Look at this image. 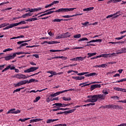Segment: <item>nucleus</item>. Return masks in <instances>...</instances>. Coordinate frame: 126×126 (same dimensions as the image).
Wrapping results in <instances>:
<instances>
[{"mask_svg": "<svg viewBox=\"0 0 126 126\" xmlns=\"http://www.w3.org/2000/svg\"><path fill=\"white\" fill-rule=\"evenodd\" d=\"M74 9H76V8H60L58 10H56L55 12H68L69 11H73Z\"/></svg>", "mask_w": 126, "mask_h": 126, "instance_id": "f257e3e1", "label": "nucleus"}, {"mask_svg": "<svg viewBox=\"0 0 126 126\" xmlns=\"http://www.w3.org/2000/svg\"><path fill=\"white\" fill-rule=\"evenodd\" d=\"M94 98L95 99L96 102L98 101V100H100V101L102 100H105V94H96L94 95Z\"/></svg>", "mask_w": 126, "mask_h": 126, "instance_id": "f03ea898", "label": "nucleus"}, {"mask_svg": "<svg viewBox=\"0 0 126 126\" xmlns=\"http://www.w3.org/2000/svg\"><path fill=\"white\" fill-rule=\"evenodd\" d=\"M87 98L89 99L86 101V103H95L96 102V99H95V96L94 95H89Z\"/></svg>", "mask_w": 126, "mask_h": 126, "instance_id": "7ed1b4c3", "label": "nucleus"}, {"mask_svg": "<svg viewBox=\"0 0 126 126\" xmlns=\"http://www.w3.org/2000/svg\"><path fill=\"white\" fill-rule=\"evenodd\" d=\"M39 67H31L26 70H24V72L25 73H29V72H33V71H35V70H37Z\"/></svg>", "mask_w": 126, "mask_h": 126, "instance_id": "20e7f679", "label": "nucleus"}, {"mask_svg": "<svg viewBox=\"0 0 126 126\" xmlns=\"http://www.w3.org/2000/svg\"><path fill=\"white\" fill-rule=\"evenodd\" d=\"M14 58H15V55L14 54V53L4 57L5 61H9L10 60H12V59H14Z\"/></svg>", "mask_w": 126, "mask_h": 126, "instance_id": "39448f33", "label": "nucleus"}, {"mask_svg": "<svg viewBox=\"0 0 126 126\" xmlns=\"http://www.w3.org/2000/svg\"><path fill=\"white\" fill-rule=\"evenodd\" d=\"M108 56H109V57L113 56V57H114V56H116V53H112L111 54H101L99 56H98V58H108Z\"/></svg>", "mask_w": 126, "mask_h": 126, "instance_id": "423d86ee", "label": "nucleus"}, {"mask_svg": "<svg viewBox=\"0 0 126 126\" xmlns=\"http://www.w3.org/2000/svg\"><path fill=\"white\" fill-rule=\"evenodd\" d=\"M11 69L12 70L13 69H15V66H12L11 67V65L9 64L6 68H5L3 70H2L1 72H4V71H6V70H8V69Z\"/></svg>", "mask_w": 126, "mask_h": 126, "instance_id": "0eeeda50", "label": "nucleus"}, {"mask_svg": "<svg viewBox=\"0 0 126 126\" xmlns=\"http://www.w3.org/2000/svg\"><path fill=\"white\" fill-rule=\"evenodd\" d=\"M74 112V110H70L69 111H66L64 112H60V113H57V115H62L63 114H65V115H67V114H71V113H73Z\"/></svg>", "mask_w": 126, "mask_h": 126, "instance_id": "6e6552de", "label": "nucleus"}, {"mask_svg": "<svg viewBox=\"0 0 126 126\" xmlns=\"http://www.w3.org/2000/svg\"><path fill=\"white\" fill-rule=\"evenodd\" d=\"M96 88H101V84H95L91 86L90 90L91 91H93L94 89H96Z\"/></svg>", "mask_w": 126, "mask_h": 126, "instance_id": "1a4fd4ad", "label": "nucleus"}, {"mask_svg": "<svg viewBox=\"0 0 126 126\" xmlns=\"http://www.w3.org/2000/svg\"><path fill=\"white\" fill-rule=\"evenodd\" d=\"M16 78H18L19 79H26L27 78V77H26V75L21 74H17L16 75Z\"/></svg>", "mask_w": 126, "mask_h": 126, "instance_id": "9d476101", "label": "nucleus"}, {"mask_svg": "<svg viewBox=\"0 0 126 126\" xmlns=\"http://www.w3.org/2000/svg\"><path fill=\"white\" fill-rule=\"evenodd\" d=\"M47 43L49 45H53V44H60L61 43L60 41H44L43 42L42 44L44 45Z\"/></svg>", "mask_w": 126, "mask_h": 126, "instance_id": "9b49d317", "label": "nucleus"}, {"mask_svg": "<svg viewBox=\"0 0 126 126\" xmlns=\"http://www.w3.org/2000/svg\"><path fill=\"white\" fill-rule=\"evenodd\" d=\"M55 59H62V60H67V57H64L63 56H56L55 57H52L51 58L48 59L49 61H51V60H54Z\"/></svg>", "mask_w": 126, "mask_h": 126, "instance_id": "f8f14e48", "label": "nucleus"}, {"mask_svg": "<svg viewBox=\"0 0 126 126\" xmlns=\"http://www.w3.org/2000/svg\"><path fill=\"white\" fill-rule=\"evenodd\" d=\"M119 13H120V12H117L114 13V14L108 15L106 17V18H111V17H113V18H117V17H118V16H119V15H117V14H119Z\"/></svg>", "mask_w": 126, "mask_h": 126, "instance_id": "ddd939ff", "label": "nucleus"}, {"mask_svg": "<svg viewBox=\"0 0 126 126\" xmlns=\"http://www.w3.org/2000/svg\"><path fill=\"white\" fill-rule=\"evenodd\" d=\"M26 84V80L21 81L15 85V87H18V86H21V85H24Z\"/></svg>", "mask_w": 126, "mask_h": 126, "instance_id": "4468645a", "label": "nucleus"}, {"mask_svg": "<svg viewBox=\"0 0 126 126\" xmlns=\"http://www.w3.org/2000/svg\"><path fill=\"white\" fill-rule=\"evenodd\" d=\"M8 26L6 27L3 29V30H7V29H10V28H13L14 27V24H11L8 25Z\"/></svg>", "mask_w": 126, "mask_h": 126, "instance_id": "2eb2a0df", "label": "nucleus"}, {"mask_svg": "<svg viewBox=\"0 0 126 126\" xmlns=\"http://www.w3.org/2000/svg\"><path fill=\"white\" fill-rule=\"evenodd\" d=\"M25 21H22L19 23H14V26L15 27H16V26H18V25H20L21 24H26V23L25 22Z\"/></svg>", "mask_w": 126, "mask_h": 126, "instance_id": "dca6fc26", "label": "nucleus"}, {"mask_svg": "<svg viewBox=\"0 0 126 126\" xmlns=\"http://www.w3.org/2000/svg\"><path fill=\"white\" fill-rule=\"evenodd\" d=\"M59 121V119H48L46 121L47 124H51V123H54V122H57Z\"/></svg>", "mask_w": 126, "mask_h": 126, "instance_id": "f3484780", "label": "nucleus"}, {"mask_svg": "<svg viewBox=\"0 0 126 126\" xmlns=\"http://www.w3.org/2000/svg\"><path fill=\"white\" fill-rule=\"evenodd\" d=\"M27 16H32V14H31V13H30V12H29V13H27L22 15L21 17H22V18H26V17H27Z\"/></svg>", "mask_w": 126, "mask_h": 126, "instance_id": "a211bd4d", "label": "nucleus"}, {"mask_svg": "<svg viewBox=\"0 0 126 126\" xmlns=\"http://www.w3.org/2000/svg\"><path fill=\"white\" fill-rule=\"evenodd\" d=\"M88 82H89L81 83L79 84V86H81V85H83L81 86V87L82 88V87H85V86H88L89 85H91V84H86V83H88Z\"/></svg>", "mask_w": 126, "mask_h": 126, "instance_id": "6ab92c4d", "label": "nucleus"}, {"mask_svg": "<svg viewBox=\"0 0 126 126\" xmlns=\"http://www.w3.org/2000/svg\"><path fill=\"white\" fill-rule=\"evenodd\" d=\"M95 75H97V73L93 72L90 74H86L85 76H86V77H89V76H95Z\"/></svg>", "mask_w": 126, "mask_h": 126, "instance_id": "aec40b11", "label": "nucleus"}, {"mask_svg": "<svg viewBox=\"0 0 126 126\" xmlns=\"http://www.w3.org/2000/svg\"><path fill=\"white\" fill-rule=\"evenodd\" d=\"M88 59H89V58H91V57H93V56H96L97 55V53H88Z\"/></svg>", "mask_w": 126, "mask_h": 126, "instance_id": "412c9836", "label": "nucleus"}, {"mask_svg": "<svg viewBox=\"0 0 126 126\" xmlns=\"http://www.w3.org/2000/svg\"><path fill=\"white\" fill-rule=\"evenodd\" d=\"M53 106H56L57 108H61V107H63V103H56L54 104H53Z\"/></svg>", "mask_w": 126, "mask_h": 126, "instance_id": "4be33fe9", "label": "nucleus"}, {"mask_svg": "<svg viewBox=\"0 0 126 126\" xmlns=\"http://www.w3.org/2000/svg\"><path fill=\"white\" fill-rule=\"evenodd\" d=\"M14 111H15V108L10 109L8 111H7L6 114L8 115V114H14Z\"/></svg>", "mask_w": 126, "mask_h": 126, "instance_id": "5701e85b", "label": "nucleus"}, {"mask_svg": "<svg viewBox=\"0 0 126 126\" xmlns=\"http://www.w3.org/2000/svg\"><path fill=\"white\" fill-rule=\"evenodd\" d=\"M26 84H29V83H32V82H35V79H31L29 81L26 80Z\"/></svg>", "mask_w": 126, "mask_h": 126, "instance_id": "b1692460", "label": "nucleus"}, {"mask_svg": "<svg viewBox=\"0 0 126 126\" xmlns=\"http://www.w3.org/2000/svg\"><path fill=\"white\" fill-rule=\"evenodd\" d=\"M63 38H64L63 33L60 34L59 36L56 37V39H62Z\"/></svg>", "mask_w": 126, "mask_h": 126, "instance_id": "393cba45", "label": "nucleus"}, {"mask_svg": "<svg viewBox=\"0 0 126 126\" xmlns=\"http://www.w3.org/2000/svg\"><path fill=\"white\" fill-rule=\"evenodd\" d=\"M8 25H9V23L1 24L0 25V28H2L3 27H5L6 26H8Z\"/></svg>", "mask_w": 126, "mask_h": 126, "instance_id": "a878e982", "label": "nucleus"}, {"mask_svg": "<svg viewBox=\"0 0 126 126\" xmlns=\"http://www.w3.org/2000/svg\"><path fill=\"white\" fill-rule=\"evenodd\" d=\"M64 35V38H68L70 36V33L68 32L63 33Z\"/></svg>", "mask_w": 126, "mask_h": 126, "instance_id": "bb28decb", "label": "nucleus"}, {"mask_svg": "<svg viewBox=\"0 0 126 126\" xmlns=\"http://www.w3.org/2000/svg\"><path fill=\"white\" fill-rule=\"evenodd\" d=\"M25 54V52H19L14 53L15 55V57H16V55H24Z\"/></svg>", "mask_w": 126, "mask_h": 126, "instance_id": "cd10ccee", "label": "nucleus"}, {"mask_svg": "<svg viewBox=\"0 0 126 126\" xmlns=\"http://www.w3.org/2000/svg\"><path fill=\"white\" fill-rule=\"evenodd\" d=\"M63 100L64 101H70L71 100V98H70V97H65L64 96H63L62 98Z\"/></svg>", "mask_w": 126, "mask_h": 126, "instance_id": "c85d7f7f", "label": "nucleus"}, {"mask_svg": "<svg viewBox=\"0 0 126 126\" xmlns=\"http://www.w3.org/2000/svg\"><path fill=\"white\" fill-rule=\"evenodd\" d=\"M27 45H28L27 43H21V45H20L19 47H18V49H21V48L24 47V46H27Z\"/></svg>", "mask_w": 126, "mask_h": 126, "instance_id": "c756f323", "label": "nucleus"}, {"mask_svg": "<svg viewBox=\"0 0 126 126\" xmlns=\"http://www.w3.org/2000/svg\"><path fill=\"white\" fill-rule=\"evenodd\" d=\"M22 89H24V88H20L19 89H17L14 90L13 93H15V92H19V91H20V90H22Z\"/></svg>", "mask_w": 126, "mask_h": 126, "instance_id": "7c9ffc66", "label": "nucleus"}, {"mask_svg": "<svg viewBox=\"0 0 126 126\" xmlns=\"http://www.w3.org/2000/svg\"><path fill=\"white\" fill-rule=\"evenodd\" d=\"M63 20H62V19H55L54 20H53L52 21L53 22H61V21H62Z\"/></svg>", "mask_w": 126, "mask_h": 126, "instance_id": "2f4dec72", "label": "nucleus"}, {"mask_svg": "<svg viewBox=\"0 0 126 126\" xmlns=\"http://www.w3.org/2000/svg\"><path fill=\"white\" fill-rule=\"evenodd\" d=\"M41 99V96H37L35 98V99L33 100V103H36V102H38V101H39V100H40Z\"/></svg>", "mask_w": 126, "mask_h": 126, "instance_id": "473e14b6", "label": "nucleus"}, {"mask_svg": "<svg viewBox=\"0 0 126 126\" xmlns=\"http://www.w3.org/2000/svg\"><path fill=\"white\" fill-rule=\"evenodd\" d=\"M124 81H126V78L122 79L121 80H118L117 82H115V83H120V82H124Z\"/></svg>", "mask_w": 126, "mask_h": 126, "instance_id": "72a5a7b5", "label": "nucleus"}, {"mask_svg": "<svg viewBox=\"0 0 126 126\" xmlns=\"http://www.w3.org/2000/svg\"><path fill=\"white\" fill-rule=\"evenodd\" d=\"M120 54H123V49L122 48L121 49L118 50L117 51H116L117 55H119Z\"/></svg>", "mask_w": 126, "mask_h": 126, "instance_id": "f704fd0d", "label": "nucleus"}, {"mask_svg": "<svg viewBox=\"0 0 126 126\" xmlns=\"http://www.w3.org/2000/svg\"><path fill=\"white\" fill-rule=\"evenodd\" d=\"M28 120H30V118H25V119H20L19 120V122H25V121H28Z\"/></svg>", "mask_w": 126, "mask_h": 126, "instance_id": "c9c22d12", "label": "nucleus"}, {"mask_svg": "<svg viewBox=\"0 0 126 126\" xmlns=\"http://www.w3.org/2000/svg\"><path fill=\"white\" fill-rule=\"evenodd\" d=\"M26 42H29V40L18 41L17 42V44L18 45H20L21 44H23V43H26Z\"/></svg>", "mask_w": 126, "mask_h": 126, "instance_id": "e433bc0d", "label": "nucleus"}, {"mask_svg": "<svg viewBox=\"0 0 126 126\" xmlns=\"http://www.w3.org/2000/svg\"><path fill=\"white\" fill-rule=\"evenodd\" d=\"M51 96H49L47 99V100H46V102H47L48 103H49V102H52V101H53V99L51 98Z\"/></svg>", "mask_w": 126, "mask_h": 126, "instance_id": "4c0bfd02", "label": "nucleus"}, {"mask_svg": "<svg viewBox=\"0 0 126 126\" xmlns=\"http://www.w3.org/2000/svg\"><path fill=\"white\" fill-rule=\"evenodd\" d=\"M118 107H119V105L111 104V109H118Z\"/></svg>", "mask_w": 126, "mask_h": 126, "instance_id": "58836bf2", "label": "nucleus"}, {"mask_svg": "<svg viewBox=\"0 0 126 126\" xmlns=\"http://www.w3.org/2000/svg\"><path fill=\"white\" fill-rule=\"evenodd\" d=\"M63 50H50V52H52V53H56V52H62Z\"/></svg>", "mask_w": 126, "mask_h": 126, "instance_id": "ea45409f", "label": "nucleus"}, {"mask_svg": "<svg viewBox=\"0 0 126 126\" xmlns=\"http://www.w3.org/2000/svg\"><path fill=\"white\" fill-rule=\"evenodd\" d=\"M80 41H88V38H87V37H83L79 40V42Z\"/></svg>", "mask_w": 126, "mask_h": 126, "instance_id": "a19ab883", "label": "nucleus"}, {"mask_svg": "<svg viewBox=\"0 0 126 126\" xmlns=\"http://www.w3.org/2000/svg\"><path fill=\"white\" fill-rule=\"evenodd\" d=\"M73 37L76 38H80L81 37V34H76V35H74L73 36Z\"/></svg>", "mask_w": 126, "mask_h": 126, "instance_id": "79ce46f5", "label": "nucleus"}, {"mask_svg": "<svg viewBox=\"0 0 126 126\" xmlns=\"http://www.w3.org/2000/svg\"><path fill=\"white\" fill-rule=\"evenodd\" d=\"M102 93H103V94H104L105 96H106V95H107V94H109V93H108V91L107 90H103L102 91Z\"/></svg>", "mask_w": 126, "mask_h": 126, "instance_id": "37998d69", "label": "nucleus"}, {"mask_svg": "<svg viewBox=\"0 0 126 126\" xmlns=\"http://www.w3.org/2000/svg\"><path fill=\"white\" fill-rule=\"evenodd\" d=\"M82 14H83V13H80V14H76L73 15H71V17H74V16H78L79 15H82Z\"/></svg>", "mask_w": 126, "mask_h": 126, "instance_id": "c03bdc74", "label": "nucleus"}, {"mask_svg": "<svg viewBox=\"0 0 126 126\" xmlns=\"http://www.w3.org/2000/svg\"><path fill=\"white\" fill-rule=\"evenodd\" d=\"M114 90H116V91H121L122 92V88H114Z\"/></svg>", "mask_w": 126, "mask_h": 126, "instance_id": "a18cd8bd", "label": "nucleus"}, {"mask_svg": "<svg viewBox=\"0 0 126 126\" xmlns=\"http://www.w3.org/2000/svg\"><path fill=\"white\" fill-rule=\"evenodd\" d=\"M77 61H81V62L83 61V57H77Z\"/></svg>", "mask_w": 126, "mask_h": 126, "instance_id": "49530a36", "label": "nucleus"}, {"mask_svg": "<svg viewBox=\"0 0 126 126\" xmlns=\"http://www.w3.org/2000/svg\"><path fill=\"white\" fill-rule=\"evenodd\" d=\"M87 72H82V73H79L77 74V75H79L80 76H81V75H84L85 74H86Z\"/></svg>", "mask_w": 126, "mask_h": 126, "instance_id": "de8ad7c7", "label": "nucleus"}, {"mask_svg": "<svg viewBox=\"0 0 126 126\" xmlns=\"http://www.w3.org/2000/svg\"><path fill=\"white\" fill-rule=\"evenodd\" d=\"M106 109H112V104H108L106 105Z\"/></svg>", "mask_w": 126, "mask_h": 126, "instance_id": "09e8293b", "label": "nucleus"}, {"mask_svg": "<svg viewBox=\"0 0 126 126\" xmlns=\"http://www.w3.org/2000/svg\"><path fill=\"white\" fill-rule=\"evenodd\" d=\"M62 17H63V18H70L71 15H64Z\"/></svg>", "mask_w": 126, "mask_h": 126, "instance_id": "8fccbe9b", "label": "nucleus"}, {"mask_svg": "<svg viewBox=\"0 0 126 126\" xmlns=\"http://www.w3.org/2000/svg\"><path fill=\"white\" fill-rule=\"evenodd\" d=\"M35 11H36V9L35 8L30 9V13H31V12H35Z\"/></svg>", "mask_w": 126, "mask_h": 126, "instance_id": "3c124183", "label": "nucleus"}, {"mask_svg": "<svg viewBox=\"0 0 126 126\" xmlns=\"http://www.w3.org/2000/svg\"><path fill=\"white\" fill-rule=\"evenodd\" d=\"M54 12H56V11H50L46 13L47 15H49V14H52V13H54Z\"/></svg>", "mask_w": 126, "mask_h": 126, "instance_id": "603ef678", "label": "nucleus"}, {"mask_svg": "<svg viewBox=\"0 0 126 126\" xmlns=\"http://www.w3.org/2000/svg\"><path fill=\"white\" fill-rule=\"evenodd\" d=\"M5 66V64L0 65V70H2V69L4 68Z\"/></svg>", "mask_w": 126, "mask_h": 126, "instance_id": "864d4df0", "label": "nucleus"}, {"mask_svg": "<svg viewBox=\"0 0 126 126\" xmlns=\"http://www.w3.org/2000/svg\"><path fill=\"white\" fill-rule=\"evenodd\" d=\"M113 1L114 2H119V1H121V0H109V2Z\"/></svg>", "mask_w": 126, "mask_h": 126, "instance_id": "5fc2aeb1", "label": "nucleus"}, {"mask_svg": "<svg viewBox=\"0 0 126 126\" xmlns=\"http://www.w3.org/2000/svg\"><path fill=\"white\" fill-rule=\"evenodd\" d=\"M85 77L84 76H78V80H82V79H84Z\"/></svg>", "mask_w": 126, "mask_h": 126, "instance_id": "6e6d98bb", "label": "nucleus"}, {"mask_svg": "<svg viewBox=\"0 0 126 126\" xmlns=\"http://www.w3.org/2000/svg\"><path fill=\"white\" fill-rule=\"evenodd\" d=\"M122 52L123 54H126V47L122 48Z\"/></svg>", "mask_w": 126, "mask_h": 126, "instance_id": "4d7b16f0", "label": "nucleus"}, {"mask_svg": "<svg viewBox=\"0 0 126 126\" xmlns=\"http://www.w3.org/2000/svg\"><path fill=\"white\" fill-rule=\"evenodd\" d=\"M89 43H87V44L86 45V47H91V46H94V44Z\"/></svg>", "mask_w": 126, "mask_h": 126, "instance_id": "13d9d810", "label": "nucleus"}, {"mask_svg": "<svg viewBox=\"0 0 126 126\" xmlns=\"http://www.w3.org/2000/svg\"><path fill=\"white\" fill-rule=\"evenodd\" d=\"M71 50H76V49H83V47H76L75 48H71Z\"/></svg>", "mask_w": 126, "mask_h": 126, "instance_id": "bf43d9fd", "label": "nucleus"}, {"mask_svg": "<svg viewBox=\"0 0 126 126\" xmlns=\"http://www.w3.org/2000/svg\"><path fill=\"white\" fill-rule=\"evenodd\" d=\"M34 121L35 123H37V122H40V121H43V119H34Z\"/></svg>", "mask_w": 126, "mask_h": 126, "instance_id": "052dcab7", "label": "nucleus"}, {"mask_svg": "<svg viewBox=\"0 0 126 126\" xmlns=\"http://www.w3.org/2000/svg\"><path fill=\"white\" fill-rule=\"evenodd\" d=\"M87 24H89V22H85L84 23L82 24V25H84V26H87Z\"/></svg>", "mask_w": 126, "mask_h": 126, "instance_id": "680f3d73", "label": "nucleus"}, {"mask_svg": "<svg viewBox=\"0 0 126 126\" xmlns=\"http://www.w3.org/2000/svg\"><path fill=\"white\" fill-rule=\"evenodd\" d=\"M21 112V111L20 110H17V111L14 112V114H20Z\"/></svg>", "mask_w": 126, "mask_h": 126, "instance_id": "e2e57ef3", "label": "nucleus"}, {"mask_svg": "<svg viewBox=\"0 0 126 126\" xmlns=\"http://www.w3.org/2000/svg\"><path fill=\"white\" fill-rule=\"evenodd\" d=\"M33 57H35V58H36V59H39V55L38 54H33Z\"/></svg>", "mask_w": 126, "mask_h": 126, "instance_id": "0e129e2a", "label": "nucleus"}, {"mask_svg": "<svg viewBox=\"0 0 126 126\" xmlns=\"http://www.w3.org/2000/svg\"><path fill=\"white\" fill-rule=\"evenodd\" d=\"M106 66H107V64H106V63L102 64L101 65V67H102L103 68H104V67H106Z\"/></svg>", "mask_w": 126, "mask_h": 126, "instance_id": "69168bd1", "label": "nucleus"}, {"mask_svg": "<svg viewBox=\"0 0 126 126\" xmlns=\"http://www.w3.org/2000/svg\"><path fill=\"white\" fill-rule=\"evenodd\" d=\"M25 21H29V22L31 21H33V18H31V19H28L25 20Z\"/></svg>", "mask_w": 126, "mask_h": 126, "instance_id": "338daca9", "label": "nucleus"}, {"mask_svg": "<svg viewBox=\"0 0 126 126\" xmlns=\"http://www.w3.org/2000/svg\"><path fill=\"white\" fill-rule=\"evenodd\" d=\"M117 126H126V124L123 123V124H120V125H118Z\"/></svg>", "mask_w": 126, "mask_h": 126, "instance_id": "774afa93", "label": "nucleus"}]
</instances>
